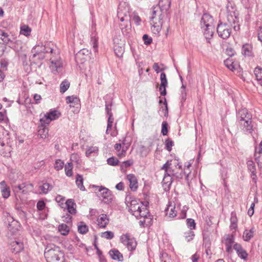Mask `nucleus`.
Segmentation results:
<instances>
[{
	"label": "nucleus",
	"instance_id": "f257e3e1",
	"mask_svg": "<svg viewBox=\"0 0 262 262\" xmlns=\"http://www.w3.org/2000/svg\"><path fill=\"white\" fill-rule=\"evenodd\" d=\"M236 120L241 130L245 134H251L254 130V122L252 115L248 110L242 108L236 113Z\"/></svg>",
	"mask_w": 262,
	"mask_h": 262
},
{
	"label": "nucleus",
	"instance_id": "f03ea898",
	"mask_svg": "<svg viewBox=\"0 0 262 262\" xmlns=\"http://www.w3.org/2000/svg\"><path fill=\"white\" fill-rule=\"evenodd\" d=\"M62 254L60 248L52 243L47 245L44 253L47 262H58Z\"/></svg>",
	"mask_w": 262,
	"mask_h": 262
},
{
	"label": "nucleus",
	"instance_id": "7ed1b4c3",
	"mask_svg": "<svg viewBox=\"0 0 262 262\" xmlns=\"http://www.w3.org/2000/svg\"><path fill=\"white\" fill-rule=\"evenodd\" d=\"M54 52L53 49L50 47V43L45 45H36L31 50L33 57H37L39 59H43L46 57H48V54L51 56L54 54Z\"/></svg>",
	"mask_w": 262,
	"mask_h": 262
},
{
	"label": "nucleus",
	"instance_id": "20e7f679",
	"mask_svg": "<svg viewBox=\"0 0 262 262\" xmlns=\"http://www.w3.org/2000/svg\"><path fill=\"white\" fill-rule=\"evenodd\" d=\"M92 187L94 188V191L97 195L100 197L102 201L106 204L112 202L113 199V195L112 191L108 188L102 186H97L93 185Z\"/></svg>",
	"mask_w": 262,
	"mask_h": 262
},
{
	"label": "nucleus",
	"instance_id": "39448f33",
	"mask_svg": "<svg viewBox=\"0 0 262 262\" xmlns=\"http://www.w3.org/2000/svg\"><path fill=\"white\" fill-rule=\"evenodd\" d=\"M227 19L229 25L233 27L235 31H239L240 30V26L239 24L238 12L232 7V10L229 9L228 6H227Z\"/></svg>",
	"mask_w": 262,
	"mask_h": 262
},
{
	"label": "nucleus",
	"instance_id": "423d86ee",
	"mask_svg": "<svg viewBox=\"0 0 262 262\" xmlns=\"http://www.w3.org/2000/svg\"><path fill=\"white\" fill-rule=\"evenodd\" d=\"M61 116V113L57 110L51 109L42 118L40 119V124L42 126L49 125L52 121L57 119Z\"/></svg>",
	"mask_w": 262,
	"mask_h": 262
},
{
	"label": "nucleus",
	"instance_id": "0eeeda50",
	"mask_svg": "<svg viewBox=\"0 0 262 262\" xmlns=\"http://www.w3.org/2000/svg\"><path fill=\"white\" fill-rule=\"evenodd\" d=\"M49 57L51 61L50 68L52 72L54 74L58 73L62 67V63L58 53L54 52V54Z\"/></svg>",
	"mask_w": 262,
	"mask_h": 262
},
{
	"label": "nucleus",
	"instance_id": "6e6552de",
	"mask_svg": "<svg viewBox=\"0 0 262 262\" xmlns=\"http://www.w3.org/2000/svg\"><path fill=\"white\" fill-rule=\"evenodd\" d=\"M122 243L125 245L128 250L132 251L135 250L137 242L134 237H132L129 233L122 234L120 236Z\"/></svg>",
	"mask_w": 262,
	"mask_h": 262
},
{
	"label": "nucleus",
	"instance_id": "1a4fd4ad",
	"mask_svg": "<svg viewBox=\"0 0 262 262\" xmlns=\"http://www.w3.org/2000/svg\"><path fill=\"white\" fill-rule=\"evenodd\" d=\"M216 30L219 36L224 39L228 38L231 33V29L226 23H219Z\"/></svg>",
	"mask_w": 262,
	"mask_h": 262
},
{
	"label": "nucleus",
	"instance_id": "9d476101",
	"mask_svg": "<svg viewBox=\"0 0 262 262\" xmlns=\"http://www.w3.org/2000/svg\"><path fill=\"white\" fill-rule=\"evenodd\" d=\"M171 165V161L168 160L162 166L161 169L164 170V173H170L176 179H182L183 177V173L182 172H175L174 170L170 167Z\"/></svg>",
	"mask_w": 262,
	"mask_h": 262
},
{
	"label": "nucleus",
	"instance_id": "9b49d317",
	"mask_svg": "<svg viewBox=\"0 0 262 262\" xmlns=\"http://www.w3.org/2000/svg\"><path fill=\"white\" fill-rule=\"evenodd\" d=\"M8 229L11 234L14 235L19 230L21 227V225L18 221L14 219V218L11 216L8 219Z\"/></svg>",
	"mask_w": 262,
	"mask_h": 262
},
{
	"label": "nucleus",
	"instance_id": "f8f14e48",
	"mask_svg": "<svg viewBox=\"0 0 262 262\" xmlns=\"http://www.w3.org/2000/svg\"><path fill=\"white\" fill-rule=\"evenodd\" d=\"M213 18L208 13L203 14L200 21L201 28L213 26Z\"/></svg>",
	"mask_w": 262,
	"mask_h": 262
},
{
	"label": "nucleus",
	"instance_id": "ddd939ff",
	"mask_svg": "<svg viewBox=\"0 0 262 262\" xmlns=\"http://www.w3.org/2000/svg\"><path fill=\"white\" fill-rule=\"evenodd\" d=\"M173 176L170 173H164V178L162 182V187L165 191H168L170 188V186L173 182Z\"/></svg>",
	"mask_w": 262,
	"mask_h": 262
},
{
	"label": "nucleus",
	"instance_id": "4468645a",
	"mask_svg": "<svg viewBox=\"0 0 262 262\" xmlns=\"http://www.w3.org/2000/svg\"><path fill=\"white\" fill-rule=\"evenodd\" d=\"M174 203L169 202L167 207L165 209L166 215L170 217H174L177 216V210Z\"/></svg>",
	"mask_w": 262,
	"mask_h": 262
},
{
	"label": "nucleus",
	"instance_id": "2eb2a0df",
	"mask_svg": "<svg viewBox=\"0 0 262 262\" xmlns=\"http://www.w3.org/2000/svg\"><path fill=\"white\" fill-rule=\"evenodd\" d=\"M161 84L159 88L160 94L162 96H165L167 94L166 88L167 86L168 82L166 78V74L164 72H162L160 75Z\"/></svg>",
	"mask_w": 262,
	"mask_h": 262
},
{
	"label": "nucleus",
	"instance_id": "dca6fc26",
	"mask_svg": "<svg viewBox=\"0 0 262 262\" xmlns=\"http://www.w3.org/2000/svg\"><path fill=\"white\" fill-rule=\"evenodd\" d=\"M127 180L129 182V188L130 189L135 191L138 187V183L136 177L134 174H128L126 176Z\"/></svg>",
	"mask_w": 262,
	"mask_h": 262
},
{
	"label": "nucleus",
	"instance_id": "f3484780",
	"mask_svg": "<svg viewBox=\"0 0 262 262\" xmlns=\"http://www.w3.org/2000/svg\"><path fill=\"white\" fill-rule=\"evenodd\" d=\"M11 250L14 253H17L24 249L23 243L19 241H13L10 244Z\"/></svg>",
	"mask_w": 262,
	"mask_h": 262
},
{
	"label": "nucleus",
	"instance_id": "a211bd4d",
	"mask_svg": "<svg viewBox=\"0 0 262 262\" xmlns=\"http://www.w3.org/2000/svg\"><path fill=\"white\" fill-rule=\"evenodd\" d=\"M201 29L207 42L210 43V40L212 38L214 34V26L204 27V28H201Z\"/></svg>",
	"mask_w": 262,
	"mask_h": 262
},
{
	"label": "nucleus",
	"instance_id": "6ab92c4d",
	"mask_svg": "<svg viewBox=\"0 0 262 262\" xmlns=\"http://www.w3.org/2000/svg\"><path fill=\"white\" fill-rule=\"evenodd\" d=\"M234 249L236 251L238 256L242 259L246 260L248 257V253L244 250L241 244L236 243L234 245Z\"/></svg>",
	"mask_w": 262,
	"mask_h": 262
},
{
	"label": "nucleus",
	"instance_id": "aec40b11",
	"mask_svg": "<svg viewBox=\"0 0 262 262\" xmlns=\"http://www.w3.org/2000/svg\"><path fill=\"white\" fill-rule=\"evenodd\" d=\"M224 239L226 251L230 253L232 251V245L234 243V236L232 234H228Z\"/></svg>",
	"mask_w": 262,
	"mask_h": 262
},
{
	"label": "nucleus",
	"instance_id": "412c9836",
	"mask_svg": "<svg viewBox=\"0 0 262 262\" xmlns=\"http://www.w3.org/2000/svg\"><path fill=\"white\" fill-rule=\"evenodd\" d=\"M97 222L100 228H104L109 223V219L106 214H102L98 217Z\"/></svg>",
	"mask_w": 262,
	"mask_h": 262
},
{
	"label": "nucleus",
	"instance_id": "4be33fe9",
	"mask_svg": "<svg viewBox=\"0 0 262 262\" xmlns=\"http://www.w3.org/2000/svg\"><path fill=\"white\" fill-rule=\"evenodd\" d=\"M0 187L3 198L4 199H8L10 195V190L9 187L7 185L5 181H3L0 183Z\"/></svg>",
	"mask_w": 262,
	"mask_h": 262
},
{
	"label": "nucleus",
	"instance_id": "5701e85b",
	"mask_svg": "<svg viewBox=\"0 0 262 262\" xmlns=\"http://www.w3.org/2000/svg\"><path fill=\"white\" fill-rule=\"evenodd\" d=\"M158 17L159 20H162L163 15L162 14V10L157 6H153L152 7V16L150 18V20H154L156 19Z\"/></svg>",
	"mask_w": 262,
	"mask_h": 262
},
{
	"label": "nucleus",
	"instance_id": "b1692460",
	"mask_svg": "<svg viewBox=\"0 0 262 262\" xmlns=\"http://www.w3.org/2000/svg\"><path fill=\"white\" fill-rule=\"evenodd\" d=\"M65 205L70 213L75 214L76 213V204L74 200L68 199L65 203Z\"/></svg>",
	"mask_w": 262,
	"mask_h": 262
},
{
	"label": "nucleus",
	"instance_id": "393cba45",
	"mask_svg": "<svg viewBox=\"0 0 262 262\" xmlns=\"http://www.w3.org/2000/svg\"><path fill=\"white\" fill-rule=\"evenodd\" d=\"M22 186L23 183L13 186V189L15 196V202H17V204H18L19 202L24 201V199L21 198V196H20V191Z\"/></svg>",
	"mask_w": 262,
	"mask_h": 262
},
{
	"label": "nucleus",
	"instance_id": "a878e982",
	"mask_svg": "<svg viewBox=\"0 0 262 262\" xmlns=\"http://www.w3.org/2000/svg\"><path fill=\"white\" fill-rule=\"evenodd\" d=\"M111 257L115 260L122 261L123 260V255L117 249H112L109 251Z\"/></svg>",
	"mask_w": 262,
	"mask_h": 262
},
{
	"label": "nucleus",
	"instance_id": "bb28decb",
	"mask_svg": "<svg viewBox=\"0 0 262 262\" xmlns=\"http://www.w3.org/2000/svg\"><path fill=\"white\" fill-rule=\"evenodd\" d=\"M255 231V228L252 227L250 229H245L243 235V238L246 242H249L254 236Z\"/></svg>",
	"mask_w": 262,
	"mask_h": 262
},
{
	"label": "nucleus",
	"instance_id": "cd10ccee",
	"mask_svg": "<svg viewBox=\"0 0 262 262\" xmlns=\"http://www.w3.org/2000/svg\"><path fill=\"white\" fill-rule=\"evenodd\" d=\"M66 102L68 104H70V107H74L76 105H79L80 104V99L78 97L76 96H69L66 97Z\"/></svg>",
	"mask_w": 262,
	"mask_h": 262
},
{
	"label": "nucleus",
	"instance_id": "c85d7f7f",
	"mask_svg": "<svg viewBox=\"0 0 262 262\" xmlns=\"http://www.w3.org/2000/svg\"><path fill=\"white\" fill-rule=\"evenodd\" d=\"M90 54V52L88 50L83 49L80 50L76 55L75 58L76 60H80L81 62L86 59V56Z\"/></svg>",
	"mask_w": 262,
	"mask_h": 262
},
{
	"label": "nucleus",
	"instance_id": "c756f323",
	"mask_svg": "<svg viewBox=\"0 0 262 262\" xmlns=\"http://www.w3.org/2000/svg\"><path fill=\"white\" fill-rule=\"evenodd\" d=\"M23 202H20L17 204V202H15V209L17 210V213L20 219L26 221L27 220V213L21 210V204L23 203Z\"/></svg>",
	"mask_w": 262,
	"mask_h": 262
},
{
	"label": "nucleus",
	"instance_id": "7c9ffc66",
	"mask_svg": "<svg viewBox=\"0 0 262 262\" xmlns=\"http://www.w3.org/2000/svg\"><path fill=\"white\" fill-rule=\"evenodd\" d=\"M142 205H143L141 204H132L130 206L129 210L136 218H138V215H139V211L142 207Z\"/></svg>",
	"mask_w": 262,
	"mask_h": 262
},
{
	"label": "nucleus",
	"instance_id": "2f4dec72",
	"mask_svg": "<svg viewBox=\"0 0 262 262\" xmlns=\"http://www.w3.org/2000/svg\"><path fill=\"white\" fill-rule=\"evenodd\" d=\"M159 7L162 11L167 10L170 7L171 1L170 0H159Z\"/></svg>",
	"mask_w": 262,
	"mask_h": 262
},
{
	"label": "nucleus",
	"instance_id": "473e14b6",
	"mask_svg": "<svg viewBox=\"0 0 262 262\" xmlns=\"http://www.w3.org/2000/svg\"><path fill=\"white\" fill-rule=\"evenodd\" d=\"M10 43V45L9 47L14 50L16 52H19L22 48L21 46V41L19 40H15V41H12L11 40V41L9 42Z\"/></svg>",
	"mask_w": 262,
	"mask_h": 262
},
{
	"label": "nucleus",
	"instance_id": "72a5a7b5",
	"mask_svg": "<svg viewBox=\"0 0 262 262\" xmlns=\"http://www.w3.org/2000/svg\"><path fill=\"white\" fill-rule=\"evenodd\" d=\"M254 73L257 81L262 86V68L258 66L256 67L254 70Z\"/></svg>",
	"mask_w": 262,
	"mask_h": 262
},
{
	"label": "nucleus",
	"instance_id": "f704fd0d",
	"mask_svg": "<svg viewBox=\"0 0 262 262\" xmlns=\"http://www.w3.org/2000/svg\"><path fill=\"white\" fill-rule=\"evenodd\" d=\"M83 179L81 175L77 174L76 177V183L77 187L81 190L85 191V188L83 184Z\"/></svg>",
	"mask_w": 262,
	"mask_h": 262
},
{
	"label": "nucleus",
	"instance_id": "c9c22d12",
	"mask_svg": "<svg viewBox=\"0 0 262 262\" xmlns=\"http://www.w3.org/2000/svg\"><path fill=\"white\" fill-rule=\"evenodd\" d=\"M139 215H138L137 219L139 217L148 218V216H150L149 210L144 205H142V207L139 211Z\"/></svg>",
	"mask_w": 262,
	"mask_h": 262
},
{
	"label": "nucleus",
	"instance_id": "e433bc0d",
	"mask_svg": "<svg viewBox=\"0 0 262 262\" xmlns=\"http://www.w3.org/2000/svg\"><path fill=\"white\" fill-rule=\"evenodd\" d=\"M58 230L62 235H67L70 231V228L67 225L65 224H61L59 225Z\"/></svg>",
	"mask_w": 262,
	"mask_h": 262
},
{
	"label": "nucleus",
	"instance_id": "4c0bfd02",
	"mask_svg": "<svg viewBox=\"0 0 262 262\" xmlns=\"http://www.w3.org/2000/svg\"><path fill=\"white\" fill-rule=\"evenodd\" d=\"M252 47L249 44L244 45L242 47V53L245 56H250L251 55Z\"/></svg>",
	"mask_w": 262,
	"mask_h": 262
},
{
	"label": "nucleus",
	"instance_id": "58836bf2",
	"mask_svg": "<svg viewBox=\"0 0 262 262\" xmlns=\"http://www.w3.org/2000/svg\"><path fill=\"white\" fill-rule=\"evenodd\" d=\"M91 44L93 46V50L95 53L98 52V39L96 35L91 38Z\"/></svg>",
	"mask_w": 262,
	"mask_h": 262
},
{
	"label": "nucleus",
	"instance_id": "ea45409f",
	"mask_svg": "<svg viewBox=\"0 0 262 262\" xmlns=\"http://www.w3.org/2000/svg\"><path fill=\"white\" fill-rule=\"evenodd\" d=\"M78 231L80 233L84 234L88 232L89 228L83 222H81L78 225Z\"/></svg>",
	"mask_w": 262,
	"mask_h": 262
},
{
	"label": "nucleus",
	"instance_id": "a19ab883",
	"mask_svg": "<svg viewBox=\"0 0 262 262\" xmlns=\"http://www.w3.org/2000/svg\"><path fill=\"white\" fill-rule=\"evenodd\" d=\"M225 66L230 70L234 71L235 70V64L233 61L232 59L228 58L224 60Z\"/></svg>",
	"mask_w": 262,
	"mask_h": 262
},
{
	"label": "nucleus",
	"instance_id": "79ce46f5",
	"mask_svg": "<svg viewBox=\"0 0 262 262\" xmlns=\"http://www.w3.org/2000/svg\"><path fill=\"white\" fill-rule=\"evenodd\" d=\"M53 188V186L48 183H45L40 186V189L44 194H47L48 192L51 190Z\"/></svg>",
	"mask_w": 262,
	"mask_h": 262
},
{
	"label": "nucleus",
	"instance_id": "37998d69",
	"mask_svg": "<svg viewBox=\"0 0 262 262\" xmlns=\"http://www.w3.org/2000/svg\"><path fill=\"white\" fill-rule=\"evenodd\" d=\"M70 83L67 80H63L60 84V92L64 93L70 87Z\"/></svg>",
	"mask_w": 262,
	"mask_h": 262
},
{
	"label": "nucleus",
	"instance_id": "c03bdc74",
	"mask_svg": "<svg viewBox=\"0 0 262 262\" xmlns=\"http://www.w3.org/2000/svg\"><path fill=\"white\" fill-rule=\"evenodd\" d=\"M0 38L6 44H8L11 41V40L9 37V35L8 34V33L1 29H0Z\"/></svg>",
	"mask_w": 262,
	"mask_h": 262
},
{
	"label": "nucleus",
	"instance_id": "a18cd8bd",
	"mask_svg": "<svg viewBox=\"0 0 262 262\" xmlns=\"http://www.w3.org/2000/svg\"><path fill=\"white\" fill-rule=\"evenodd\" d=\"M31 29L28 25H23L20 27V33L26 36L30 35Z\"/></svg>",
	"mask_w": 262,
	"mask_h": 262
},
{
	"label": "nucleus",
	"instance_id": "49530a36",
	"mask_svg": "<svg viewBox=\"0 0 262 262\" xmlns=\"http://www.w3.org/2000/svg\"><path fill=\"white\" fill-rule=\"evenodd\" d=\"M24 186V188H23V194H27L29 192L32 191L33 188V185L31 183H23V186Z\"/></svg>",
	"mask_w": 262,
	"mask_h": 262
},
{
	"label": "nucleus",
	"instance_id": "de8ad7c7",
	"mask_svg": "<svg viewBox=\"0 0 262 262\" xmlns=\"http://www.w3.org/2000/svg\"><path fill=\"white\" fill-rule=\"evenodd\" d=\"M73 164L72 163H68L64 167V170L68 177H71L73 175Z\"/></svg>",
	"mask_w": 262,
	"mask_h": 262
},
{
	"label": "nucleus",
	"instance_id": "09e8293b",
	"mask_svg": "<svg viewBox=\"0 0 262 262\" xmlns=\"http://www.w3.org/2000/svg\"><path fill=\"white\" fill-rule=\"evenodd\" d=\"M176 167H177L179 170H181L180 172H182L183 173V176H185L186 180L188 182L189 181V174L190 173L191 171L189 170V171H187L186 170H182V166L179 162L177 163L176 165Z\"/></svg>",
	"mask_w": 262,
	"mask_h": 262
},
{
	"label": "nucleus",
	"instance_id": "8fccbe9b",
	"mask_svg": "<svg viewBox=\"0 0 262 262\" xmlns=\"http://www.w3.org/2000/svg\"><path fill=\"white\" fill-rule=\"evenodd\" d=\"M98 151V148L96 146L90 147L85 152L87 157H90L92 154H97Z\"/></svg>",
	"mask_w": 262,
	"mask_h": 262
},
{
	"label": "nucleus",
	"instance_id": "3c124183",
	"mask_svg": "<svg viewBox=\"0 0 262 262\" xmlns=\"http://www.w3.org/2000/svg\"><path fill=\"white\" fill-rule=\"evenodd\" d=\"M133 160L132 159L126 160L124 161L120 165V169L121 170H123L124 169L132 165L133 164Z\"/></svg>",
	"mask_w": 262,
	"mask_h": 262
},
{
	"label": "nucleus",
	"instance_id": "603ef678",
	"mask_svg": "<svg viewBox=\"0 0 262 262\" xmlns=\"http://www.w3.org/2000/svg\"><path fill=\"white\" fill-rule=\"evenodd\" d=\"M119 162V160L114 157L109 158L107 160V164L111 166H117L118 165Z\"/></svg>",
	"mask_w": 262,
	"mask_h": 262
},
{
	"label": "nucleus",
	"instance_id": "864d4df0",
	"mask_svg": "<svg viewBox=\"0 0 262 262\" xmlns=\"http://www.w3.org/2000/svg\"><path fill=\"white\" fill-rule=\"evenodd\" d=\"M64 165V163L60 159L56 160L54 165V168L57 170L59 171L61 170Z\"/></svg>",
	"mask_w": 262,
	"mask_h": 262
},
{
	"label": "nucleus",
	"instance_id": "5fc2aeb1",
	"mask_svg": "<svg viewBox=\"0 0 262 262\" xmlns=\"http://www.w3.org/2000/svg\"><path fill=\"white\" fill-rule=\"evenodd\" d=\"M248 170L251 172H254L256 171V167L254 162L252 160H248L247 162Z\"/></svg>",
	"mask_w": 262,
	"mask_h": 262
},
{
	"label": "nucleus",
	"instance_id": "6e6d98bb",
	"mask_svg": "<svg viewBox=\"0 0 262 262\" xmlns=\"http://www.w3.org/2000/svg\"><path fill=\"white\" fill-rule=\"evenodd\" d=\"M187 222V226L190 228V230L195 229L196 228V224L195 221L192 219H187L186 220Z\"/></svg>",
	"mask_w": 262,
	"mask_h": 262
},
{
	"label": "nucleus",
	"instance_id": "4d7b16f0",
	"mask_svg": "<svg viewBox=\"0 0 262 262\" xmlns=\"http://www.w3.org/2000/svg\"><path fill=\"white\" fill-rule=\"evenodd\" d=\"M165 145L166 149L168 151H170L172 149V147L174 145V143L171 140L168 138L165 140Z\"/></svg>",
	"mask_w": 262,
	"mask_h": 262
},
{
	"label": "nucleus",
	"instance_id": "13d9d810",
	"mask_svg": "<svg viewBox=\"0 0 262 262\" xmlns=\"http://www.w3.org/2000/svg\"><path fill=\"white\" fill-rule=\"evenodd\" d=\"M161 134L163 136H166L168 134V123L166 121H163L162 123Z\"/></svg>",
	"mask_w": 262,
	"mask_h": 262
},
{
	"label": "nucleus",
	"instance_id": "bf43d9fd",
	"mask_svg": "<svg viewBox=\"0 0 262 262\" xmlns=\"http://www.w3.org/2000/svg\"><path fill=\"white\" fill-rule=\"evenodd\" d=\"M102 236L106 239H111L114 237V234L112 231H107L102 233Z\"/></svg>",
	"mask_w": 262,
	"mask_h": 262
},
{
	"label": "nucleus",
	"instance_id": "052dcab7",
	"mask_svg": "<svg viewBox=\"0 0 262 262\" xmlns=\"http://www.w3.org/2000/svg\"><path fill=\"white\" fill-rule=\"evenodd\" d=\"M162 24V20H159V24L157 25V26L151 27V30L155 34H158L161 31Z\"/></svg>",
	"mask_w": 262,
	"mask_h": 262
},
{
	"label": "nucleus",
	"instance_id": "680f3d73",
	"mask_svg": "<svg viewBox=\"0 0 262 262\" xmlns=\"http://www.w3.org/2000/svg\"><path fill=\"white\" fill-rule=\"evenodd\" d=\"M142 38L144 41V44L146 45H149L152 42V38L147 34H144Z\"/></svg>",
	"mask_w": 262,
	"mask_h": 262
},
{
	"label": "nucleus",
	"instance_id": "e2e57ef3",
	"mask_svg": "<svg viewBox=\"0 0 262 262\" xmlns=\"http://www.w3.org/2000/svg\"><path fill=\"white\" fill-rule=\"evenodd\" d=\"M112 102L108 103L107 102H105V111L106 112V114L107 115H110L111 114H113L112 113Z\"/></svg>",
	"mask_w": 262,
	"mask_h": 262
},
{
	"label": "nucleus",
	"instance_id": "0e129e2a",
	"mask_svg": "<svg viewBox=\"0 0 262 262\" xmlns=\"http://www.w3.org/2000/svg\"><path fill=\"white\" fill-rule=\"evenodd\" d=\"M186 235L185 236L186 239L188 242L192 240L194 236V232L191 230H189L188 233H185Z\"/></svg>",
	"mask_w": 262,
	"mask_h": 262
},
{
	"label": "nucleus",
	"instance_id": "69168bd1",
	"mask_svg": "<svg viewBox=\"0 0 262 262\" xmlns=\"http://www.w3.org/2000/svg\"><path fill=\"white\" fill-rule=\"evenodd\" d=\"M114 51L117 56H121L123 54V49L122 47H120L119 46H116L114 48Z\"/></svg>",
	"mask_w": 262,
	"mask_h": 262
},
{
	"label": "nucleus",
	"instance_id": "338daca9",
	"mask_svg": "<svg viewBox=\"0 0 262 262\" xmlns=\"http://www.w3.org/2000/svg\"><path fill=\"white\" fill-rule=\"evenodd\" d=\"M46 204L43 201H39L37 203V208L39 210H42L45 207Z\"/></svg>",
	"mask_w": 262,
	"mask_h": 262
},
{
	"label": "nucleus",
	"instance_id": "774afa93",
	"mask_svg": "<svg viewBox=\"0 0 262 262\" xmlns=\"http://www.w3.org/2000/svg\"><path fill=\"white\" fill-rule=\"evenodd\" d=\"M226 53L230 57H232L235 55V52L233 48L229 47L226 49Z\"/></svg>",
	"mask_w": 262,
	"mask_h": 262
}]
</instances>
